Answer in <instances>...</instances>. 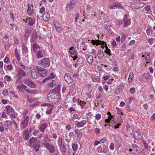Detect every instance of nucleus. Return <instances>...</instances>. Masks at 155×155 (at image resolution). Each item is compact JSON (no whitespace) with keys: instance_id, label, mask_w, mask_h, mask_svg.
I'll return each instance as SVG.
<instances>
[{"instance_id":"obj_1","label":"nucleus","mask_w":155,"mask_h":155,"mask_svg":"<svg viewBox=\"0 0 155 155\" xmlns=\"http://www.w3.org/2000/svg\"><path fill=\"white\" fill-rule=\"evenodd\" d=\"M51 91L47 94V99L49 102L52 104H55L59 100L60 97L58 94H55Z\"/></svg>"},{"instance_id":"obj_2","label":"nucleus","mask_w":155,"mask_h":155,"mask_svg":"<svg viewBox=\"0 0 155 155\" xmlns=\"http://www.w3.org/2000/svg\"><path fill=\"white\" fill-rule=\"evenodd\" d=\"M28 146L32 147L36 151H38L40 147L39 141L38 140L37 137H32L29 140Z\"/></svg>"},{"instance_id":"obj_3","label":"nucleus","mask_w":155,"mask_h":155,"mask_svg":"<svg viewBox=\"0 0 155 155\" xmlns=\"http://www.w3.org/2000/svg\"><path fill=\"white\" fill-rule=\"evenodd\" d=\"M21 120V122L20 124V128L21 129H24L28 125L29 120L28 116L25 115Z\"/></svg>"},{"instance_id":"obj_4","label":"nucleus","mask_w":155,"mask_h":155,"mask_svg":"<svg viewBox=\"0 0 155 155\" xmlns=\"http://www.w3.org/2000/svg\"><path fill=\"white\" fill-rule=\"evenodd\" d=\"M38 64L41 66L44 67H49L50 65V60L48 58H45L39 60Z\"/></svg>"},{"instance_id":"obj_5","label":"nucleus","mask_w":155,"mask_h":155,"mask_svg":"<svg viewBox=\"0 0 155 155\" xmlns=\"http://www.w3.org/2000/svg\"><path fill=\"white\" fill-rule=\"evenodd\" d=\"M69 52L70 53V55L73 58L74 60H75L78 58L77 51L73 47L69 48Z\"/></svg>"},{"instance_id":"obj_6","label":"nucleus","mask_w":155,"mask_h":155,"mask_svg":"<svg viewBox=\"0 0 155 155\" xmlns=\"http://www.w3.org/2000/svg\"><path fill=\"white\" fill-rule=\"evenodd\" d=\"M108 149L107 147L104 144H103L102 146H99L97 149V152L101 153H106Z\"/></svg>"},{"instance_id":"obj_7","label":"nucleus","mask_w":155,"mask_h":155,"mask_svg":"<svg viewBox=\"0 0 155 155\" xmlns=\"http://www.w3.org/2000/svg\"><path fill=\"white\" fill-rule=\"evenodd\" d=\"M99 45H101L102 48H104V46H105L106 50L104 51L105 53H106L107 54H108L109 55H111V51L107 46V44L105 42L99 40Z\"/></svg>"},{"instance_id":"obj_8","label":"nucleus","mask_w":155,"mask_h":155,"mask_svg":"<svg viewBox=\"0 0 155 155\" xmlns=\"http://www.w3.org/2000/svg\"><path fill=\"white\" fill-rule=\"evenodd\" d=\"M51 139H50L47 134H45L44 138L41 140V144L44 147L47 145V144L49 143L48 142H50Z\"/></svg>"},{"instance_id":"obj_9","label":"nucleus","mask_w":155,"mask_h":155,"mask_svg":"<svg viewBox=\"0 0 155 155\" xmlns=\"http://www.w3.org/2000/svg\"><path fill=\"white\" fill-rule=\"evenodd\" d=\"M44 147L51 153H53L55 151L54 146L51 143L47 144Z\"/></svg>"},{"instance_id":"obj_10","label":"nucleus","mask_w":155,"mask_h":155,"mask_svg":"<svg viewBox=\"0 0 155 155\" xmlns=\"http://www.w3.org/2000/svg\"><path fill=\"white\" fill-rule=\"evenodd\" d=\"M108 8L111 9L116 8L122 9L123 8V6L120 3H117L114 2L113 3V5H109Z\"/></svg>"},{"instance_id":"obj_11","label":"nucleus","mask_w":155,"mask_h":155,"mask_svg":"<svg viewBox=\"0 0 155 155\" xmlns=\"http://www.w3.org/2000/svg\"><path fill=\"white\" fill-rule=\"evenodd\" d=\"M46 55V53L43 49H40L36 53V57L38 58H42Z\"/></svg>"},{"instance_id":"obj_12","label":"nucleus","mask_w":155,"mask_h":155,"mask_svg":"<svg viewBox=\"0 0 155 155\" xmlns=\"http://www.w3.org/2000/svg\"><path fill=\"white\" fill-rule=\"evenodd\" d=\"M54 25L57 32L60 33L62 30V26L57 21H54Z\"/></svg>"},{"instance_id":"obj_13","label":"nucleus","mask_w":155,"mask_h":155,"mask_svg":"<svg viewBox=\"0 0 155 155\" xmlns=\"http://www.w3.org/2000/svg\"><path fill=\"white\" fill-rule=\"evenodd\" d=\"M76 2V0H72L70 4L67 5L66 7L67 10V11H71L73 8Z\"/></svg>"},{"instance_id":"obj_14","label":"nucleus","mask_w":155,"mask_h":155,"mask_svg":"<svg viewBox=\"0 0 155 155\" xmlns=\"http://www.w3.org/2000/svg\"><path fill=\"white\" fill-rule=\"evenodd\" d=\"M64 78L65 81L68 84H70L73 82V80L71 78L69 74H66L64 76Z\"/></svg>"},{"instance_id":"obj_15","label":"nucleus","mask_w":155,"mask_h":155,"mask_svg":"<svg viewBox=\"0 0 155 155\" xmlns=\"http://www.w3.org/2000/svg\"><path fill=\"white\" fill-rule=\"evenodd\" d=\"M22 134L25 140L26 141L28 140L30 135L28 129H26L22 132Z\"/></svg>"},{"instance_id":"obj_16","label":"nucleus","mask_w":155,"mask_h":155,"mask_svg":"<svg viewBox=\"0 0 155 155\" xmlns=\"http://www.w3.org/2000/svg\"><path fill=\"white\" fill-rule=\"evenodd\" d=\"M127 17V15L125 14L124 18V27H127V26L130 25V19L128 18Z\"/></svg>"},{"instance_id":"obj_17","label":"nucleus","mask_w":155,"mask_h":155,"mask_svg":"<svg viewBox=\"0 0 155 155\" xmlns=\"http://www.w3.org/2000/svg\"><path fill=\"white\" fill-rule=\"evenodd\" d=\"M39 74H40V76L42 77H44L48 73L45 70L44 68H37Z\"/></svg>"},{"instance_id":"obj_18","label":"nucleus","mask_w":155,"mask_h":155,"mask_svg":"<svg viewBox=\"0 0 155 155\" xmlns=\"http://www.w3.org/2000/svg\"><path fill=\"white\" fill-rule=\"evenodd\" d=\"M31 70V76L32 78L33 79H37L39 75L38 73L35 68H33Z\"/></svg>"},{"instance_id":"obj_19","label":"nucleus","mask_w":155,"mask_h":155,"mask_svg":"<svg viewBox=\"0 0 155 155\" xmlns=\"http://www.w3.org/2000/svg\"><path fill=\"white\" fill-rule=\"evenodd\" d=\"M32 29H27L26 30V31L24 35V38L25 41H27L31 33L32 32Z\"/></svg>"},{"instance_id":"obj_20","label":"nucleus","mask_w":155,"mask_h":155,"mask_svg":"<svg viewBox=\"0 0 155 155\" xmlns=\"http://www.w3.org/2000/svg\"><path fill=\"white\" fill-rule=\"evenodd\" d=\"M72 147L73 150L75 151H76L78 148V146L76 144L74 143L72 145ZM69 155H75V152H72L71 151L70 152V151H69Z\"/></svg>"},{"instance_id":"obj_21","label":"nucleus","mask_w":155,"mask_h":155,"mask_svg":"<svg viewBox=\"0 0 155 155\" xmlns=\"http://www.w3.org/2000/svg\"><path fill=\"white\" fill-rule=\"evenodd\" d=\"M142 77L143 80L144 82H146L150 77V74L149 73H145L142 74Z\"/></svg>"},{"instance_id":"obj_22","label":"nucleus","mask_w":155,"mask_h":155,"mask_svg":"<svg viewBox=\"0 0 155 155\" xmlns=\"http://www.w3.org/2000/svg\"><path fill=\"white\" fill-rule=\"evenodd\" d=\"M48 126V124L46 123H44L38 126V129L41 132H43Z\"/></svg>"},{"instance_id":"obj_23","label":"nucleus","mask_w":155,"mask_h":155,"mask_svg":"<svg viewBox=\"0 0 155 155\" xmlns=\"http://www.w3.org/2000/svg\"><path fill=\"white\" fill-rule=\"evenodd\" d=\"M41 48L38 46L35 43L33 44L32 45L31 48L33 51L35 53H37V51L38 49L40 50V48Z\"/></svg>"},{"instance_id":"obj_24","label":"nucleus","mask_w":155,"mask_h":155,"mask_svg":"<svg viewBox=\"0 0 155 155\" xmlns=\"http://www.w3.org/2000/svg\"><path fill=\"white\" fill-rule=\"evenodd\" d=\"M134 137L136 139H140L141 134L137 131H135L133 133Z\"/></svg>"},{"instance_id":"obj_25","label":"nucleus","mask_w":155,"mask_h":155,"mask_svg":"<svg viewBox=\"0 0 155 155\" xmlns=\"http://www.w3.org/2000/svg\"><path fill=\"white\" fill-rule=\"evenodd\" d=\"M5 109L7 112L6 113L7 114L11 113L14 109L13 107L10 105L6 106L5 107Z\"/></svg>"},{"instance_id":"obj_26","label":"nucleus","mask_w":155,"mask_h":155,"mask_svg":"<svg viewBox=\"0 0 155 155\" xmlns=\"http://www.w3.org/2000/svg\"><path fill=\"white\" fill-rule=\"evenodd\" d=\"M26 20L28 21V25L31 26H32L35 23V19L34 18H31L30 17H28L26 19Z\"/></svg>"},{"instance_id":"obj_27","label":"nucleus","mask_w":155,"mask_h":155,"mask_svg":"<svg viewBox=\"0 0 155 155\" xmlns=\"http://www.w3.org/2000/svg\"><path fill=\"white\" fill-rule=\"evenodd\" d=\"M12 122L10 121L9 120L6 121L4 124V126L5 128V130H6L8 128L9 125H11Z\"/></svg>"},{"instance_id":"obj_28","label":"nucleus","mask_w":155,"mask_h":155,"mask_svg":"<svg viewBox=\"0 0 155 155\" xmlns=\"http://www.w3.org/2000/svg\"><path fill=\"white\" fill-rule=\"evenodd\" d=\"M50 17V15L48 12H45L43 15V18L45 21H48Z\"/></svg>"},{"instance_id":"obj_29","label":"nucleus","mask_w":155,"mask_h":155,"mask_svg":"<svg viewBox=\"0 0 155 155\" xmlns=\"http://www.w3.org/2000/svg\"><path fill=\"white\" fill-rule=\"evenodd\" d=\"M61 87L60 85H58L57 87H55L54 89L51 90V91H53V92H54L55 94H58L60 91Z\"/></svg>"},{"instance_id":"obj_30","label":"nucleus","mask_w":155,"mask_h":155,"mask_svg":"<svg viewBox=\"0 0 155 155\" xmlns=\"http://www.w3.org/2000/svg\"><path fill=\"white\" fill-rule=\"evenodd\" d=\"M60 151L62 154H64L65 153L66 147L64 144L59 146Z\"/></svg>"},{"instance_id":"obj_31","label":"nucleus","mask_w":155,"mask_h":155,"mask_svg":"<svg viewBox=\"0 0 155 155\" xmlns=\"http://www.w3.org/2000/svg\"><path fill=\"white\" fill-rule=\"evenodd\" d=\"M91 77L93 81L95 82L98 81L100 79V77L97 76L92 75L91 76Z\"/></svg>"},{"instance_id":"obj_32","label":"nucleus","mask_w":155,"mask_h":155,"mask_svg":"<svg viewBox=\"0 0 155 155\" xmlns=\"http://www.w3.org/2000/svg\"><path fill=\"white\" fill-rule=\"evenodd\" d=\"M31 37L32 38L30 41L31 43H32L34 42V41L36 40L38 38L36 32H33Z\"/></svg>"},{"instance_id":"obj_33","label":"nucleus","mask_w":155,"mask_h":155,"mask_svg":"<svg viewBox=\"0 0 155 155\" xmlns=\"http://www.w3.org/2000/svg\"><path fill=\"white\" fill-rule=\"evenodd\" d=\"M77 102L81 106V108L83 109L86 104V102L80 100L79 99H78Z\"/></svg>"},{"instance_id":"obj_34","label":"nucleus","mask_w":155,"mask_h":155,"mask_svg":"<svg viewBox=\"0 0 155 155\" xmlns=\"http://www.w3.org/2000/svg\"><path fill=\"white\" fill-rule=\"evenodd\" d=\"M28 9L27 10L28 13L30 15H31L32 14L33 12V9L31 8V7H33L32 5H29V4L28 5Z\"/></svg>"},{"instance_id":"obj_35","label":"nucleus","mask_w":155,"mask_h":155,"mask_svg":"<svg viewBox=\"0 0 155 155\" xmlns=\"http://www.w3.org/2000/svg\"><path fill=\"white\" fill-rule=\"evenodd\" d=\"M107 114L109 115V117L108 119H106L105 120L106 123H107L108 124L109 123L110 121L112 120V119L113 117V116L111 114V113L110 112H108Z\"/></svg>"},{"instance_id":"obj_36","label":"nucleus","mask_w":155,"mask_h":155,"mask_svg":"<svg viewBox=\"0 0 155 155\" xmlns=\"http://www.w3.org/2000/svg\"><path fill=\"white\" fill-rule=\"evenodd\" d=\"M56 81L55 80H52L48 84V87H53L57 84Z\"/></svg>"},{"instance_id":"obj_37","label":"nucleus","mask_w":155,"mask_h":155,"mask_svg":"<svg viewBox=\"0 0 155 155\" xmlns=\"http://www.w3.org/2000/svg\"><path fill=\"white\" fill-rule=\"evenodd\" d=\"M93 60V57L92 55H88L87 57V61L89 64L92 63Z\"/></svg>"},{"instance_id":"obj_38","label":"nucleus","mask_w":155,"mask_h":155,"mask_svg":"<svg viewBox=\"0 0 155 155\" xmlns=\"http://www.w3.org/2000/svg\"><path fill=\"white\" fill-rule=\"evenodd\" d=\"M18 73L20 76L24 77L26 75L25 72L23 70H21V68L19 69Z\"/></svg>"},{"instance_id":"obj_39","label":"nucleus","mask_w":155,"mask_h":155,"mask_svg":"<svg viewBox=\"0 0 155 155\" xmlns=\"http://www.w3.org/2000/svg\"><path fill=\"white\" fill-rule=\"evenodd\" d=\"M22 50L24 54H26L28 52L27 48L23 44L22 45Z\"/></svg>"},{"instance_id":"obj_40","label":"nucleus","mask_w":155,"mask_h":155,"mask_svg":"<svg viewBox=\"0 0 155 155\" xmlns=\"http://www.w3.org/2000/svg\"><path fill=\"white\" fill-rule=\"evenodd\" d=\"M31 81V80L29 79L26 78L24 80L23 82L25 84L28 86Z\"/></svg>"},{"instance_id":"obj_41","label":"nucleus","mask_w":155,"mask_h":155,"mask_svg":"<svg viewBox=\"0 0 155 155\" xmlns=\"http://www.w3.org/2000/svg\"><path fill=\"white\" fill-rule=\"evenodd\" d=\"M75 124L78 127H82L85 125L84 122L82 121L78 122L77 124L75 123Z\"/></svg>"},{"instance_id":"obj_42","label":"nucleus","mask_w":155,"mask_h":155,"mask_svg":"<svg viewBox=\"0 0 155 155\" xmlns=\"http://www.w3.org/2000/svg\"><path fill=\"white\" fill-rule=\"evenodd\" d=\"M97 55L99 58L102 59L104 56V53L103 52L100 51L98 52Z\"/></svg>"},{"instance_id":"obj_43","label":"nucleus","mask_w":155,"mask_h":155,"mask_svg":"<svg viewBox=\"0 0 155 155\" xmlns=\"http://www.w3.org/2000/svg\"><path fill=\"white\" fill-rule=\"evenodd\" d=\"M28 86L32 88H35L37 86L36 84L33 82L32 81L30 84L28 85Z\"/></svg>"},{"instance_id":"obj_44","label":"nucleus","mask_w":155,"mask_h":155,"mask_svg":"<svg viewBox=\"0 0 155 155\" xmlns=\"http://www.w3.org/2000/svg\"><path fill=\"white\" fill-rule=\"evenodd\" d=\"M99 40H92L91 41V42L93 45H99Z\"/></svg>"},{"instance_id":"obj_45","label":"nucleus","mask_w":155,"mask_h":155,"mask_svg":"<svg viewBox=\"0 0 155 155\" xmlns=\"http://www.w3.org/2000/svg\"><path fill=\"white\" fill-rule=\"evenodd\" d=\"M27 87L24 84H21V85L18 86L17 88L20 91H21L22 89L23 88H26Z\"/></svg>"},{"instance_id":"obj_46","label":"nucleus","mask_w":155,"mask_h":155,"mask_svg":"<svg viewBox=\"0 0 155 155\" xmlns=\"http://www.w3.org/2000/svg\"><path fill=\"white\" fill-rule=\"evenodd\" d=\"M17 114L16 113H12L10 114V117L12 120L15 119L17 117Z\"/></svg>"},{"instance_id":"obj_47","label":"nucleus","mask_w":155,"mask_h":155,"mask_svg":"<svg viewBox=\"0 0 155 155\" xmlns=\"http://www.w3.org/2000/svg\"><path fill=\"white\" fill-rule=\"evenodd\" d=\"M134 78V74L133 73L130 72L129 74V77L128 79V81L129 82H131V81Z\"/></svg>"},{"instance_id":"obj_48","label":"nucleus","mask_w":155,"mask_h":155,"mask_svg":"<svg viewBox=\"0 0 155 155\" xmlns=\"http://www.w3.org/2000/svg\"><path fill=\"white\" fill-rule=\"evenodd\" d=\"M80 49H82L84 50H85V48H86V45L85 43L82 42L80 44Z\"/></svg>"},{"instance_id":"obj_49","label":"nucleus","mask_w":155,"mask_h":155,"mask_svg":"<svg viewBox=\"0 0 155 155\" xmlns=\"http://www.w3.org/2000/svg\"><path fill=\"white\" fill-rule=\"evenodd\" d=\"M15 56L18 60L19 61L20 60V57L18 53L17 52V49L16 48L15 50Z\"/></svg>"},{"instance_id":"obj_50","label":"nucleus","mask_w":155,"mask_h":155,"mask_svg":"<svg viewBox=\"0 0 155 155\" xmlns=\"http://www.w3.org/2000/svg\"><path fill=\"white\" fill-rule=\"evenodd\" d=\"M74 119L79 120L80 117H79L78 116L77 114H74L73 115V118H71V119L72 120L74 121Z\"/></svg>"},{"instance_id":"obj_51","label":"nucleus","mask_w":155,"mask_h":155,"mask_svg":"<svg viewBox=\"0 0 155 155\" xmlns=\"http://www.w3.org/2000/svg\"><path fill=\"white\" fill-rule=\"evenodd\" d=\"M75 133L78 135V136L79 138H81L82 137V134L81 133L79 132L78 130H75Z\"/></svg>"},{"instance_id":"obj_52","label":"nucleus","mask_w":155,"mask_h":155,"mask_svg":"<svg viewBox=\"0 0 155 155\" xmlns=\"http://www.w3.org/2000/svg\"><path fill=\"white\" fill-rule=\"evenodd\" d=\"M58 143L59 146L64 144L62 143V138L61 137H58Z\"/></svg>"},{"instance_id":"obj_53","label":"nucleus","mask_w":155,"mask_h":155,"mask_svg":"<svg viewBox=\"0 0 155 155\" xmlns=\"http://www.w3.org/2000/svg\"><path fill=\"white\" fill-rule=\"evenodd\" d=\"M147 41L148 42L150 45H152L153 44L154 41V39L153 38L150 39H147Z\"/></svg>"},{"instance_id":"obj_54","label":"nucleus","mask_w":155,"mask_h":155,"mask_svg":"<svg viewBox=\"0 0 155 155\" xmlns=\"http://www.w3.org/2000/svg\"><path fill=\"white\" fill-rule=\"evenodd\" d=\"M145 54L147 56L145 57V58L147 61H150V54L148 53H147Z\"/></svg>"},{"instance_id":"obj_55","label":"nucleus","mask_w":155,"mask_h":155,"mask_svg":"<svg viewBox=\"0 0 155 155\" xmlns=\"http://www.w3.org/2000/svg\"><path fill=\"white\" fill-rule=\"evenodd\" d=\"M8 91L6 89H4L2 92V94L5 96H6L8 94Z\"/></svg>"},{"instance_id":"obj_56","label":"nucleus","mask_w":155,"mask_h":155,"mask_svg":"<svg viewBox=\"0 0 155 155\" xmlns=\"http://www.w3.org/2000/svg\"><path fill=\"white\" fill-rule=\"evenodd\" d=\"M142 143L145 149H148L149 148L148 146L147 143H146L144 140H142Z\"/></svg>"},{"instance_id":"obj_57","label":"nucleus","mask_w":155,"mask_h":155,"mask_svg":"<svg viewBox=\"0 0 155 155\" xmlns=\"http://www.w3.org/2000/svg\"><path fill=\"white\" fill-rule=\"evenodd\" d=\"M39 132V131L37 129H35L34 132L32 133V134L34 136H36Z\"/></svg>"},{"instance_id":"obj_58","label":"nucleus","mask_w":155,"mask_h":155,"mask_svg":"<svg viewBox=\"0 0 155 155\" xmlns=\"http://www.w3.org/2000/svg\"><path fill=\"white\" fill-rule=\"evenodd\" d=\"M53 107H51L50 108H49L46 111V113L47 114H51L52 111V109Z\"/></svg>"},{"instance_id":"obj_59","label":"nucleus","mask_w":155,"mask_h":155,"mask_svg":"<svg viewBox=\"0 0 155 155\" xmlns=\"http://www.w3.org/2000/svg\"><path fill=\"white\" fill-rule=\"evenodd\" d=\"M27 100L30 103H31L35 100L34 98H32V97H29L27 99Z\"/></svg>"},{"instance_id":"obj_60","label":"nucleus","mask_w":155,"mask_h":155,"mask_svg":"<svg viewBox=\"0 0 155 155\" xmlns=\"http://www.w3.org/2000/svg\"><path fill=\"white\" fill-rule=\"evenodd\" d=\"M130 92L132 94H134L135 92V89L134 87H132L130 89Z\"/></svg>"},{"instance_id":"obj_61","label":"nucleus","mask_w":155,"mask_h":155,"mask_svg":"<svg viewBox=\"0 0 155 155\" xmlns=\"http://www.w3.org/2000/svg\"><path fill=\"white\" fill-rule=\"evenodd\" d=\"M1 117L2 118H7V116L4 112H3L1 114Z\"/></svg>"},{"instance_id":"obj_62","label":"nucleus","mask_w":155,"mask_h":155,"mask_svg":"<svg viewBox=\"0 0 155 155\" xmlns=\"http://www.w3.org/2000/svg\"><path fill=\"white\" fill-rule=\"evenodd\" d=\"M4 79L7 81H9L11 79V77H10V76H8L5 75V76Z\"/></svg>"},{"instance_id":"obj_63","label":"nucleus","mask_w":155,"mask_h":155,"mask_svg":"<svg viewBox=\"0 0 155 155\" xmlns=\"http://www.w3.org/2000/svg\"><path fill=\"white\" fill-rule=\"evenodd\" d=\"M116 109L117 111V113L118 114L120 115L122 114V111L120 110V109L117 107H116Z\"/></svg>"},{"instance_id":"obj_64","label":"nucleus","mask_w":155,"mask_h":155,"mask_svg":"<svg viewBox=\"0 0 155 155\" xmlns=\"http://www.w3.org/2000/svg\"><path fill=\"white\" fill-rule=\"evenodd\" d=\"M110 149L111 150H113L114 148V143H111L109 147Z\"/></svg>"}]
</instances>
